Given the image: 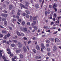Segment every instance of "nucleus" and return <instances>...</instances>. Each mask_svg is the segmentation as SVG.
I'll return each instance as SVG.
<instances>
[{
	"label": "nucleus",
	"mask_w": 61,
	"mask_h": 61,
	"mask_svg": "<svg viewBox=\"0 0 61 61\" xmlns=\"http://www.w3.org/2000/svg\"><path fill=\"white\" fill-rule=\"evenodd\" d=\"M16 33L17 35L19 36H25L24 34L23 33H21L20 34L18 31H17Z\"/></svg>",
	"instance_id": "nucleus-1"
},
{
	"label": "nucleus",
	"mask_w": 61,
	"mask_h": 61,
	"mask_svg": "<svg viewBox=\"0 0 61 61\" xmlns=\"http://www.w3.org/2000/svg\"><path fill=\"white\" fill-rule=\"evenodd\" d=\"M41 46L42 48H41V51L42 52H43V50L42 49H44L45 48V47L44 46V45L43 44V43H41Z\"/></svg>",
	"instance_id": "nucleus-2"
},
{
	"label": "nucleus",
	"mask_w": 61,
	"mask_h": 61,
	"mask_svg": "<svg viewBox=\"0 0 61 61\" xmlns=\"http://www.w3.org/2000/svg\"><path fill=\"white\" fill-rule=\"evenodd\" d=\"M18 47L19 48H20L22 47V44L20 42H18Z\"/></svg>",
	"instance_id": "nucleus-3"
},
{
	"label": "nucleus",
	"mask_w": 61,
	"mask_h": 61,
	"mask_svg": "<svg viewBox=\"0 0 61 61\" xmlns=\"http://www.w3.org/2000/svg\"><path fill=\"white\" fill-rule=\"evenodd\" d=\"M56 41L59 42H60L61 41H60L57 38H56V39L55 38V42H56Z\"/></svg>",
	"instance_id": "nucleus-4"
},
{
	"label": "nucleus",
	"mask_w": 61,
	"mask_h": 61,
	"mask_svg": "<svg viewBox=\"0 0 61 61\" xmlns=\"http://www.w3.org/2000/svg\"><path fill=\"white\" fill-rule=\"evenodd\" d=\"M41 56H38L36 57L35 58L37 59H39L41 58Z\"/></svg>",
	"instance_id": "nucleus-5"
},
{
	"label": "nucleus",
	"mask_w": 61,
	"mask_h": 61,
	"mask_svg": "<svg viewBox=\"0 0 61 61\" xmlns=\"http://www.w3.org/2000/svg\"><path fill=\"white\" fill-rule=\"evenodd\" d=\"M36 48L37 50H39L40 49V48L39 46L38 45H37L36 47Z\"/></svg>",
	"instance_id": "nucleus-6"
},
{
	"label": "nucleus",
	"mask_w": 61,
	"mask_h": 61,
	"mask_svg": "<svg viewBox=\"0 0 61 61\" xmlns=\"http://www.w3.org/2000/svg\"><path fill=\"white\" fill-rule=\"evenodd\" d=\"M13 7V6L12 5H9V8L10 9V10H11Z\"/></svg>",
	"instance_id": "nucleus-7"
},
{
	"label": "nucleus",
	"mask_w": 61,
	"mask_h": 61,
	"mask_svg": "<svg viewBox=\"0 0 61 61\" xmlns=\"http://www.w3.org/2000/svg\"><path fill=\"white\" fill-rule=\"evenodd\" d=\"M20 29L22 31H24V27H20Z\"/></svg>",
	"instance_id": "nucleus-8"
},
{
	"label": "nucleus",
	"mask_w": 61,
	"mask_h": 61,
	"mask_svg": "<svg viewBox=\"0 0 61 61\" xmlns=\"http://www.w3.org/2000/svg\"><path fill=\"white\" fill-rule=\"evenodd\" d=\"M25 3V6H26L28 7L29 5V4L28 3L26 2Z\"/></svg>",
	"instance_id": "nucleus-9"
},
{
	"label": "nucleus",
	"mask_w": 61,
	"mask_h": 61,
	"mask_svg": "<svg viewBox=\"0 0 61 61\" xmlns=\"http://www.w3.org/2000/svg\"><path fill=\"white\" fill-rule=\"evenodd\" d=\"M33 27L34 29L36 30H37V28L36 26H33Z\"/></svg>",
	"instance_id": "nucleus-10"
},
{
	"label": "nucleus",
	"mask_w": 61,
	"mask_h": 61,
	"mask_svg": "<svg viewBox=\"0 0 61 61\" xmlns=\"http://www.w3.org/2000/svg\"><path fill=\"white\" fill-rule=\"evenodd\" d=\"M55 22H56V24L57 25H58L59 23V20H57Z\"/></svg>",
	"instance_id": "nucleus-11"
},
{
	"label": "nucleus",
	"mask_w": 61,
	"mask_h": 61,
	"mask_svg": "<svg viewBox=\"0 0 61 61\" xmlns=\"http://www.w3.org/2000/svg\"><path fill=\"white\" fill-rule=\"evenodd\" d=\"M8 15L6 14H5L3 15L4 17H7Z\"/></svg>",
	"instance_id": "nucleus-12"
},
{
	"label": "nucleus",
	"mask_w": 61,
	"mask_h": 61,
	"mask_svg": "<svg viewBox=\"0 0 61 61\" xmlns=\"http://www.w3.org/2000/svg\"><path fill=\"white\" fill-rule=\"evenodd\" d=\"M24 32L25 31H27L28 30L26 28H25L24 29Z\"/></svg>",
	"instance_id": "nucleus-13"
},
{
	"label": "nucleus",
	"mask_w": 61,
	"mask_h": 61,
	"mask_svg": "<svg viewBox=\"0 0 61 61\" xmlns=\"http://www.w3.org/2000/svg\"><path fill=\"white\" fill-rule=\"evenodd\" d=\"M4 24L5 25H7V22L6 21H5L4 22Z\"/></svg>",
	"instance_id": "nucleus-14"
},
{
	"label": "nucleus",
	"mask_w": 61,
	"mask_h": 61,
	"mask_svg": "<svg viewBox=\"0 0 61 61\" xmlns=\"http://www.w3.org/2000/svg\"><path fill=\"white\" fill-rule=\"evenodd\" d=\"M25 12H26V13L27 14H30V12L28 10H26L25 11Z\"/></svg>",
	"instance_id": "nucleus-15"
},
{
	"label": "nucleus",
	"mask_w": 61,
	"mask_h": 61,
	"mask_svg": "<svg viewBox=\"0 0 61 61\" xmlns=\"http://www.w3.org/2000/svg\"><path fill=\"white\" fill-rule=\"evenodd\" d=\"M12 41L13 42L15 43H17V41H16L15 40H12Z\"/></svg>",
	"instance_id": "nucleus-16"
},
{
	"label": "nucleus",
	"mask_w": 61,
	"mask_h": 61,
	"mask_svg": "<svg viewBox=\"0 0 61 61\" xmlns=\"http://www.w3.org/2000/svg\"><path fill=\"white\" fill-rule=\"evenodd\" d=\"M33 51V52L34 53H36V50L35 49H33L32 50Z\"/></svg>",
	"instance_id": "nucleus-17"
},
{
	"label": "nucleus",
	"mask_w": 61,
	"mask_h": 61,
	"mask_svg": "<svg viewBox=\"0 0 61 61\" xmlns=\"http://www.w3.org/2000/svg\"><path fill=\"white\" fill-rule=\"evenodd\" d=\"M43 28L44 29L46 30L47 29L48 27L47 26H44Z\"/></svg>",
	"instance_id": "nucleus-18"
},
{
	"label": "nucleus",
	"mask_w": 61,
	"mask_h": 61,
	"mask_svg": "<svg viewBox=\"0 0 61 61\" xmlns=\"http://www.w3.org/2000/svg\"><path fill=\"white\" fill-rule=\"evenodd\" d=\"M51 12V10H50L48 9L47 10V12L49 14H50V13Z\"/></svg>",
	"instance_id": "nucleus-19"
},
{
	"label": "nucleus",
	"mask_w": 61,
	"mask_h": 61,
	"mask_svg": "<svg viewBox=\"0 0 61 61\" xmlns=\"http://www.w3.org/2000/svg\"><path fill=\"white\" fill-rule=\"evenodd\" d=\"M57 49V48H56V46H54V49L53 51H55Z\"/></svg>",
	"instance_id": "nucleus-20"
},
{
	"label": "nucleus",
	"mask_w": 61,
	"mask_h": 61,
	"mask_svg": "<svg viewBox=\"0 0 61 61\" xmlns=\"http://www.w3.org/2000/svg\"><path fill=\"white\" fill-rule=\"evenodd\" d=\"M46 42L47 43H49L50 42V41L49 40H46Z\"/></svg>",
	"instance_id": "nucleus-21"
},
{
	"label": "nucleus",
	"mask_w": 61,
	"mask_h": 61,
	"mask_svg": "<svg viewBox=\"0 0 61 61\" xmlns=\"http://www.w3.org/2000/svg\"><path fill=\"white\" fill-rule=\"evenodd\" d=\"M15 46V44H11V46L12 47H14Z\"/></svg>",
	"instance_id": "nucleus-22"
},
{
	"label": "nucleus",
	"mask_w": 61,
	"mask_h": 61,
	"mask_svg": "<svg viewBox=\"0 0 61 61\" xmlns=\"http://www.w3.org/2000/svg\"><path fill=\"white\" fill-rule=\"evenodd\" d=\"M26 18H29V15L27 14H26Z\"/></svg>",
	"instance_id": "nucleus-23"
},
{
	"label": "nucleus",
	"mask_w": 61,
	"mask_h": 61,
	"mask_svg": "<svg viewBox=\"0 0 61 61\" xmlns=\"http://www.w3.org/2000/svg\"><path fill=\"white\" fill-rule=\"evenodd\" d=\"M21 50H17L16 51V52L17 53H19L20 52V51Z\"/></svg>",
	"instance_id": "nucleus-24"
},
{
	"label": "nucleus",
	"mask_w": 61,
	"mask_h": 61,
	"mask_svg": "<svg viewBox=\"0 0 61 61\" xmlns=\"http://www.w3.org/2000/svg\"><path fill=\"white\" fill-rule=\"evenodd\" d=\"M35 7L37 8H39V5L38 4L36 5H35Z\"/></svg>",
	"instance_id": "nucleus-25"
},
{
	"label": "nucleus",
	"mask_w": 61,
	"mask_h": 61,
	"mask_svg": "<svg viewBox=\"0 0 61 61\" xmlns=\"http://www.w3.org/2000/svg\"><path fill=\"white\" fill-rule=\"evenodd\" d=\"M36 17H33L32 18L34 20H36Z\"/></svg>",
	"instance_id": "nucleus-26"
},
{
	"label": "nucleus",
	"mask_w": 61,
	"mask_h": 61,
	"mask_svg": "<svg viewBox=\"0 0 61 61\" xmlns=\"http://www.w3.org/2000/svg\"><path fill=\"white\" fill-rule=\"evenodd\" d=\"M25 22H24V21H23L22 23V24L23 25H25Z\"/></svg>",
	"instance_id": "nucleus-27"
},
{
	"label": "nucleus",
	"mask_w": 61,
	"mask_h": 61,
	"mask_svg": "<svg viewBox=\"0 0 61 61\" xmlns=\"http://www.w3.org/2000/svg\"><path fill=\"white\" fill-rule=\"evenodd\" d=\"M2 32L3 33H4V34H6V31L4 30L2 31Z\"/></svg>",
	"instance_id": "nucleus-28"
},
{
	"label": "nucleus",
	"mask_w": 61,
	"mask_h": 61,
	"mask_svg": "<svg viewBox=\"0 0 61 61\" xmlns=\"http://www.w3.org/2000/svg\"><path fill=\"white\" fill-rule=\"evenodd\" d=\"M20 6L21 7H23L24 6L22 4H20Z\"/></svg>",
	"instance_id": "nucleus-29"
},
{
	"label": "nucleus",
	"mask_w": 61,
	"mask_h": 61,
	"mask_svg": "<svg viewBox=\"0 0 61 61\" xmlns=\"http://www.w3.org/2000/svg\"><path fill=\"white\" fill-rule=\"evenodd\" d=\"M16 21V20L15 19H13V21L12 22L14 23V21Z\"/></svg>",
	"instance_id": "nucleus-30"
},
{
	"label": "nucleus",
	"mask_w": 61,
	"mask_h": 61,
	"mask_svg": "<svg viewBox=\"0 0 61 61\" xmlns=\"http://www.w3.org/2000/svg\"><path fill=\"white\" fill-rule=\"evenodd\" d=\"M3 36V35L1 34H0V38H1Z\"/></svg>",
	"instance_id": "nucleus-31"
},
{
	"label": "nucleus",
	"mask_w": 61,
	"mask_h": 61,
	"mask_svg": "<svg viewBox=\"0 0 61 61\" xmlns=\"http://www.w3.org/2000/svg\"><path fill=\"white\" fill-rule=\"evenodd\" d=\"M48 13V12L47 11H45V14L46 15H47Z\"/></svg>",
	"instance_id": "nucleus-32"
},
{
	"label": "nucleus",
	"mask_w": 61,
	"mask_h": 61,
	"mask_svg": "<svg viewBox=\"0 0 61 61\" xmlns=\"http://www.w3.org/2000/svg\"><path fill=\"white\" fill-rule=\"evenodd\" d=\"M30 19L31 21H32V16H30Z\"/></svg>",
	"instance_id": "nucleus-33"
},
{
	"label": "nucleus",
	"mask_w": 61,
	"mask_h": 61,
	"mask_svg": "<svg viewBox=\"0 0 61 61\" xmlns=\"http://www.w3.org/2000/svg\"><path fill=\"white\" fill-rule=\"evenodd\" d=\"M9 29H10V30H11L12 29V27L10 26L9 27Z\"/></svg>",
	"instance_id": "nucleus-34"
},
{
	"label": "nucleus",
	"mask_w": 61,
	"mask_h": 61,
	"mask_svg": "<svg viewBox=\"0 0 61 61\" xmlns=\"http://www.w3.org/2000/svg\"><path fill=\"white\" fill-rule=\"evenodd\" d=\"M27 51V49H25L24 50V52H26Z\"/></svg>",
	"instance_id": "nucleus-35"
},
{
	"label": "nucleus",
	"mask_w": 61,
	"mask_h": 61,
	"mask_svg": "<svg viewBox=\"0 0 61 61\" xmlns=\"http://www.w3.org/2000/svg\"><path fill=\"white\" fill-rule=\"evenodd\" d=\"M23 39L24 40H27V38L25 37H23Z\"/></svg>",
	"instance_id": "nucleus-36"
},
{
	"label": "nucleus",
	"mask_w": 61,
	"mask_h": 61,
	"mask_svg": "<svg viewBox=\"0 0 61 61\" xmlns=\"http://www.w3.org/2000/svg\"><path fill=\"white\" fill-rule=\"evenodd\" d=\"M6 20V18H4L2 19V20L3 21H4Z\"/></svg>",
	"instance_id": "nucleus-37"
},
{
	"label": "nucleus",
	"mask_w": 61,
	"mask_h": 61,
	"mask_svg": "<svg viewBox=\"0 0 61 61\" xmlns=\"http://www.w3.org/2000/svg\"><path fill=\"white\" fill-rule=\"evenodd\" d=\"M18 21L20 23V22H21V20L20 19H19L18 20Z\"/></svg>",
	"instance_id": "nucleus-38"
},
{
	"label": "nucleus",
	"mask_w": 61,
	"mask_h": 61,
	"mask_svg": "<svg viewBox=\"0 0 61 61\" xmlns=\"http://www.w3.org/2000/svg\"><path fill=\"white\" fill-rule=\"evenodd\" d=\"M20 57L21 58H23V56L22 55H20Z\"/></svg>",
	"instance_id": "nucleus-39"
},
{
	"label": "nucleus",
	"mask_w": 61,
	"mask_h": 61,
	"mask_svg": "<svg viewBox=\"0 0 61 61\" xmlns=\"http://www.w3.org/2000/svg\"><path fill=\"white\" fill-rule=\"evenodd\" d=\"M57 31H56V32H55L53 33V34H56L57 33Z\"/></svg>",
	"instance_id": "nucleus-40"
},
{
	"label": "nucleus",
	"mask_w": 61,
	"mask_h": 61,
	"mask_svg": "<svg viewBox=\"0 0 61 61\" xmlns=\"http://www.w3.org/2000/svg\"><path fill=\"white\" fill-rule=\"evenodd\" d=\"M31 42L32 41H28V44H30V43H31Z\"/></svg>",
	"instance_id": "nucleus-41"
},
{
	"label": "nucleus",
	"mask_w": 61,
	"mask_h": 61,
	"mask_svg": "<svg viewBox=\"0 0 61 61\" xmlns=\"http://www.w3.org/2000/svg\"><path fill=\"white\" fill-rule=\"evenodd\" d=\"M8 53L9 54H11V52L10 51H9L8 52Z\"/></svg>",
	"instance_id": "nucleus-42"
},
{
	"label": "nucleus",
	"mask_w": 61,
	"mask_h": 61,
	"mask_svg": "<svg viewBox=\"0 0 61 61\" xmlns=\"http://www.w3.org/2000/svg\"><path fill=\"white\" fill-rule=\"evenodd\" d=\"M53 8H55L56 7V5L55 4H54L53 5Z\"/></svg>",
	"instance_id": "nucleus-43"
},
{
	"label": "nucleus",
	"mask_w": 61,
	"mask_h": 61,
	"mask_svg": "<svg viewBox=\"0 0 61 61\" xmlns=\"http://www.w3.org/2000/svg\"><path fill=\"white\" fill-rule=\"evenodd\" d=\"M10 34L9 33H8L7 36L8 37L10 36Z\"/></svg>",
	"instance_id": "nucleus-44"
},
{
	"label": "nucleus",
	"mask_w": 61,
	"mask_h": 61,
	"mask_svg": "<svg viewBox=\"0 0 61 61\" xmlns=\"http://www.w3.org/2000/svg\"><path fill=\"white\" fill-rule=\"evenodd\" d=\"M5 39H6L7 38V35H5Z\"/></svg>",
	"instance_id": "nucleus-45"
},
{
	"label": "nucleus",
	"mask_w": 61,
	"mask_h": 61,
	"mask_svg": "<svg viewBox=\"0 0 61 61\" xmlns=\"http://www.w3.org/2000/svg\"><path fill=\"white\" fill-rule=\"evenodd\" d=\"M27 25H30V23L29 22H27Z\"/></svg>",
	"instance_id": "nucleus-46"
},
{
	"label": "nucleus",
	"mask_w": 61,
	"mask_h": 61,
	"mask_svg": "<svg viewBox=\"0 0 61 61\" xmlns=\"http://www.w3.org/2000/svg\"><path fill=\"white\" fill-rule=\"evenodd\" d=\"M47 49V51H50V49L49 48H48Z\"/></svg>",
	"instance_id": "nucleus-47"
},
{
	"label": "nucleus",
	"mask_w": 61,
	"mask_h": 61,
	"mask_svg": "<svg viewBox=\"0 0 61 61\" xmlns=\"http://www.w3.org/2000/svg\"><path fill=\"white\" fill-rule=\"evenodd\" d=\"M22 15L23 16H25V15L26 14L25 13H23Z\"/></svg>",
	"instance_id": "nucleus-48"
},
{
	"label": "nucleus",
	"mask_w": 61,
	"mask_h": 61,
	"mask_svg": "<svg viewBox=\"0 0 61 61\" xmlns=\"http://www.w3.org/2000/svg\"><path fill=\"white\" fill-rule=\"evenodd\" d=\"M48 55L49 56H50L51 55V54H50V53H48Z\"/></svg>",
	"instance_id": "nucleus-49"
},
{
	"label": "nucleus",
	"mask_w": 61,
	"mask_h": 61,
	"mask_svg": "<svg viewBox=\"0 0 61 61\" xmlns=\"http://www.w3.org/2000/svg\"><path fill=\"white\" fill-rule=\"evenodd\" d=\"M2 5L4 7H5L6 6V5L4 4H3Z\"/></svg>",
	"instance_id": "nucleus-50"
},
{
	"label": "nucleus",
	"mask_w": 61,
	"mask_h": 61,
	"mask_svg": "<svg viewBox=\"0 0 61 61\" xmlns=\"http://www.w3.org/2000/svg\"><path fill=\"white\" fill-rule=\"evenodd\" d=\"M52 20H53L54 21H56V19L55 18H54Z\"/></svg>",
	"instance_id": "nucleus-51"
},
{
	"label": "nucleus",
	"mask_w": 61,
	"mask_h": 61,
	"mask_svg": "<svg viewBox=\"0 0 61 61\" xmlns=\"http://www.w3.org/2000/svg\"><path fill=\"white\" fill-rule=\"evenodd\" d=\"M23 7L24 8H25V9H28V8L27 7H25V6H24Z\"/></svg>",
	"instance_id": "nucleus-52"
},
{
	"label": "nucleus",
	"mask_w": 61,
	"mask_h": 61,
	"mask_svg": "<svg viewBox=\"0 0 61 61\" xmlns=\"http://www.w3.org/2000/svg\"><path fill=\"white\" fill-rule=\"evenodd\" d=\"M33 23H34V24H36V21H33Z\"/></svg>",
	"instance_id": "nucleus-53"
},
{
	"label": "nucleus",
	"mask_w": 61,
	"mask_h": 61,
	"mask_svg": "<svg viewBox=\"0 0 61 61\" xmlns=\"http://www.w3.org/2000/svg\"><path fill=\"white\" fill-rule=\"evenodd\" d=\"M35 39H36V37H33L32 38V39L33 40H35Z\"/></svg>",
	"instance_id": "nucleus-54"
},
{
	"label": "nucleus",
	"mask_w": 61,
	"mask_h": 61,
	"mask_svg": "<svg viewBox=\"0 0 61 61\" xmlns=\"http://www.w3.org/2000/svg\"><path fill=\"white\" fill-rule=\"evenodd\" d=\"M16 17L17 18V19H19V16L18 15H17V16H16Z\"/></svg>",
	"instance_id": "nucleus-55"
},
{
	"label": "nucleus",
	"mask_w": 61,
	"mask_h": 61,
	"mask_svg": "<svg viewBox=\"0 0 61 61\" xmlns=\"http://www.w3.org/2000/svg\"><path fill=\"white\" fill-rule=\"evenodd\" d=\"M12 61H16V60H15L14 58H12Z\"/></svg>",
	"instance_id": "nucleus-56"
},
{
	"label": "nucleus",
	"mask_w": 61,
	"mask_h": 61,
	"mask_svg": "<svg viewBox=\"0 0 61 61\" xmlns=\"http://www.w3.org/2000/svg\"><path fill=\"white\" fill-rule=\"evenodd\" d=\"M3 12L5 13H7V12L6 11H5V10H4Z\"/></svg>",
	"instance_id": "nucleus-57"
},
{
	"label": "nucleus",
	"mask_w": 61,
	"mask_h": 61,
	"mask_svg": "<svg viewBox=\"0 0 61 61\" xmlns=\"http://www.w3.org/2000/svg\"><path fill=\"white\" fill-rule=\"evenodd\" d=\"M26 48H27V49H28V50L29 51V47H28V46H26Z\"/></svg>",
	"instance_id": "nucleus-58"
},
{
	"label": "nucleus",
	"mask_w": 61,
	"mask_h": 61,
	"mask_svg": "<svg viewBox=\"0 0 61 61\" xmlns=\"http://www.w3.org/2000/svg\"><path fill=\"white\" fill-rule=\"evenodd\" d=\"M26 48L25 47H23V49L24 50L26 49Z\"/></svg>",
	"instance_id": "nucleus-59"
},
{
	"label": "nucleus",
	"mask_w": 61,
	"mask_h": 61,
	"mask_svg": "<svg viewBox=\"0 0 61 61\" xmlns=\"http://www.w3.org/2000/svg\"><path fill=\"white\" fill-rule=\"evenodd\" d=\"M0 27L2 28H4L3 27L2 25L0 26Z\"/></svg>",
	"instance_id": "nucleus-60"
},
{
	"label": "nucleus",
	"mask_w": 61,
	"mask_h": 61,
	"mask_svg": "<svg viewBox=\"0 0 61 61\" xmlns=\"http://www.w3.org/2000/svg\"><path fill=\"white\" fill-rule=\"evenodd\" d=\"M17 15H20V14L19 13V12L17 13Z\"/></svg>",
	"instance_id": "nucleus-61"
},
{
	"label": "nucleus",
	"mask_w": 61,
	"mask_h": 61,
	"mask_svg": "<svg viewBox=\"0 0 61 61\" xmlns=\"http://www.w3.org/2000/svg\"><path fill=\"white\" fill-rule=\"evenodd\" d=\"M2 58H3V59H5V57L4 56H3L2 57Z\"/></svg>",
	"instance_id": "nucleus-62"
},
{
	"label": "nucleus",
	"mask_w": 61,
	"mask_h": 61,
	"mask_svg": "<svg viewBox=\"0 0 61 61\" xmlns=\"http://www.w3.org/2000/svg\"><path fill=\"white\" fill-rule=\"evenodd\" d=\"M14 12H15V11L14 10H12V13H13V14L14 13Z\"/></svg>",
	"instance_id": "nucleus-63"
},
{
	"label": "nucleus",
	"mask_w": 61,
	"mask_h": 61,
	"mask_svg": "<svg viewBox=\"0 0 61 61\" xmlns=\"http://www.w3.org/2000/svg\"><path fill=\"white\" fill-rule=\"evenodd\" d=\"M54 10H55V11H56L57 10L56 8H54Z\"/></svg>",
	"instance_id": "nucleus-64"
}]
</instances>
